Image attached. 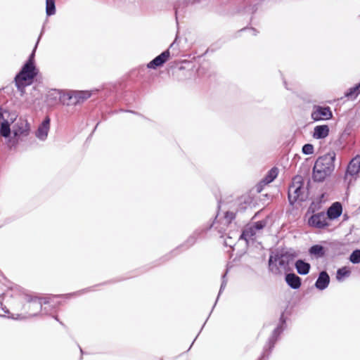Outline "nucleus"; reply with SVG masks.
Returning a JSON list of instances; mask_svg holds the SVG:
<instances>
[{
    "label": "nucleus",
    "mask_w": 360,
    "mask_h": 360,
    "mask_svg": "<svg viewBox=\"0 0 360 360\" xmlns=\"http://www.w3.org/2000/svg\"><path fill=\"white\" fill-rule=\"evenodd\" d=\"M48 136H0V167L9 153L18 148L21 150L35 148L39 140L44 142Z\"/></svg>",
    "instance_id": "1"
},
{
    "label": "nucleus",
    "mask_w": 360,
    "mask_h": 360,
    "mask_svg": "<svg viewBox=\"0 0 360 360\" xmlns=\"http://www.w3.org/2000/svg\"><path fill=\"white\" fill-rule=\"evenodd\" d=\"M298 253L292 248L281 246L269 253L268 270L275 275H281L283 269L285 271L290 269V265L297 257Z\"/></svg>",
    "instance_id": "2"
},
{
    "label": "nucleus",
    "mask_w": 360,
    "mask_h": 360,
    "mask_svg": "<svg viewBox=\"0 0 360 360\" xmlns=\"http://www.w3.org/2000/svg\"><path fill=\"white\" fill-rule=\"evenodd\" d=\"M336 154L334 151L319 156L312 167L311 179L314 183H323L330 177L335 167Z\"/></svg>",
    "instance_id": "3"
},
{
    "label": "nucleus",
    "mask_w": 360,
    "mask_h": 360,
    "mask_svg": "<svg viewBox=\"0 0 360 360\" xmlns=\"http://www.w3.org/2000/svg\"><path fill=\"white\" fill-rule=\"evenodd\" d=\"M309 199L308 188L304 187V179L301 175L297 174L294 176L288 190V201L290 206L295 209L296 203H301ZM297 209V207H295Z\"/></svg>",
    "instance_id": "4"
},
{
    "label": "nucleus",
    "mask_w": 360,
    "mask_h": 360,
    "mask_svg": "<svg viewBox=\"0 0 360 360\" xmlns=\"http://www.w3.org/2000/svg\"><path fill=\"white\" fill-rule=\"evenodd\" d=\"M9 290H16L20 294L25 296V298L28 303H37L39 308L44 314L51 316L55 313H58L60 307L63 304V301H53L51 304H46L44 307L41 306V301L37 296L35 293L30 294L27 290L21 286L12 283V285L8 288Z\"/></svg>",
    "instance_id": "5"
},
{
    "label": "nucleus",
    "mask_w": 360,
    "mask_h": 360,
    "mask_svg": "<svg viewBox=\"0 0 360 360\" xmlns=\"http://www.w3.org/2000/svg\"><path fill=\"white\" fill-rule=\"evenodd\" d=\"M36 48L37 45L35 46L28 61L24 65L21 71L15 76V82L16 86L21 92H23L26 86L30 85L32 83V79L37 75V70L34 65L33 60Z\"/></svg>",
    "instance_id": "6"
},
{
    "label": "nucleus",
    "mask_w": 360,
    "mask_h": 360,
    "mask_svg": "<svg viewBox=\"0 0 360 360\" xmlns=\"http://www.w3.org/2000/svg\"><path fill=\"white\" fill-rule=\"evenodd\" d=\"M124 280V278H122L120 279H110V280L104 281L103 283H100L94 285L93 286H90V287H88V288H84V289H82V290H77V291H75L73 292L65 293V294H59V295H49L46 297H43V298L39 297V298L41 301V306L43 307V305H46V304H51L53 301H54V299H56V298L70 299L71 297H72L74 296L81 295L85 292H90V291L93 290V289L95 287L105 285H108V284L115 283L117 282L122 281Z\"/></svg>",
    "instance_id": "7"
},
{
    "label": "nucleus",
    "mask_w": 360,
    "mask_h": 360,
    "mask_svg": "<svg viewBox=\"0 0 360 360\" xmlns=\"http://www.w3.org/2000/svg\"><path fill=\"white\" fill-rule=\"evenodd\" d=\"M360 178V155H356L348 162L344 176L343 181L347 184V188L352 186Z\"/></svg>",
    "instance_id": "8"
},
{
    "label": "nucleus",
    "mask_w": 360,
    "mask_h": 360,
    "mask_svg": "<svg viewBox=\"0 0 360 360\" xmlns=\"http://www.w3.org/2000/svg\"><path fill=\"white\" fill-rule=\"evenodd\" d=\"M233 262H229L226 264L225 269H224V272L222 273V274L221 276V285H220L219 290L217 298L215 300V302H214V304H213V306L212 307V309H211L208 316L207 317L206 320L205 321L204 323L202 324L200 331L198 332V333L197 334V335L195 336V338H194V340L191 342V344L189 348L188 349L187 352L190 350V349L193 346V343L195 342V341L198 338V335H200V333L202 330V329L205 327L207 320L209 319L210 316H211V314L212 313L214 307H216V305L217 304V302H218L221 295L223 293V292H224V289H225V288H226V286L227 285V282H228L227 275L229 273L230 270L233 267Z\"/></svg>",
    "instance_id": "9"
},
{
    "label": "nucleus",
    "mask_w": 360,
    "mask_h": 360,
    "mask_svg": "<svg viewBox=\"0 0 360 360\" xmlns=\"http://www.w3.org/2000/svg\"><path fill=\"white\" fill-rule=\"evenodd\" d=\"M221 203V199L218 200L215 216L211 218L210 221L207 222V224L200 227H198V229L193 231V233L196 236L198 240L205 239L206 238L207 233L212 230L214 224L217 223V218L220 214Z\"/></svg>",
    "instance_id": "10"
},
{
    "label": "nucleus",
    "mask_w": 360,
    "mask_h": 360,
    "mask_svg": "<svg viewBox=\"0 0 360 360\" xmlns=\"http://www.w3.org/2000/svg\"><path fill=\"white\" fill-rule=\"evenodd\" d=\"M197 241L198 239L196 236L192 233L183 243L178 245L176 248L172 250L169 254L162 256L158 261H155V264H154V266L158 265V262H161L163 263L165 262L166 261H168L172 256H176L178 254L177 250L179 249L184 248L185 250H187L191 247L193 246L197 243Z\"/></svg>",
    "instance_id": "11"
},
{
    "label": "nucleus",
    "mask_w": 360,
    "mask_h": 360,
    "mask_svg": "<svg viewBox=\"0 0 360 360\" xmlns=\"http://www.w3.org/2000/svg\"><path fill=\"white\" fill-rule=\"evenodd\" d=\"M307 224L319 229H326L330 225V220L324 211L311 214L307 219Z\"/></svg>",
    "instance_id": "12"
},
{
    "label": "nucleus",
    "mask_w": 360,
    "mask_h": 360,
    "mask_svg": "<svg viewBox=\"0 0 360 360\" xmlns=\"http://www.w3.org/2000/svg\"><path fill=\"white\" fill-rule=\"evenodd\" d=\"M257 232L250 222L245 224L238 237V240H244L247 248H249L250 243L256 240Z\"/></svg>",
    "instance_id": "13"
},
{
    "label": "nucleus",
    "mask_w": 360,
    "mask_h": 360,
    "mask_svg": "<svg viewBox=\"0 0 360 360\" xmlns=\"http://www.w3.org/2000/svg\"><path fill=\"white\" fill-rule=\"evenodd\" d=\"M330 221H333L340 218L342 214L343 205L340 201H335L324 211Z\"/></svg>",
    "instance_id": "14"
},
{
    "label": "nucleus",
    "mask_w": 360,
    "mask_h": 360,
    "mask_svg": "<svg viewBox=\"0 0 360 360\" xmlns=\"http://www.w3.org/2000/svg\"><path fill=\"white\" fill-rule=\"evenodd\" d=\"M329 249L321 243H316L311 245L308 249L309 255L312 259H321L328 256Z\"/></svg>",
    "instance_id": "15"
},
{
    "label": "nucleus",
    "mask_w": 360,
    "mask_h": 360,
    "mask_svg": "<svg viewBox=\"0 0 360 360\" xmlns=\"http://www.w3.org/2000/svg\"><path fill=\"white\" fill-rule=\"evenodd\" d=\"M284 281L286 285L292 290H298L302 284V279L297 276L295 272L284 274Z\"/></svg>",
    "instance_id": "16"
},
{
    "label": "nucleus",
    "mask_w": 360,
    "mask_h": 360,
    "mask_svg": "<svg viewBox=\"0 0 360 360\" xmlns=\"http://www.w3.org/2000/svg\"><path fill=\"white\" fill-rule=\"evenodd\" d=\"M330 282V278L328 272L321 271L319 272L314 286L318 290L323 291L328 287Z\"/></svg>",
    "instance_id": "17"
},
{
    "label": "nucleus",
    "mask_w": 360,
    "mask_h": 360,
    "mask_svg": "<svg viewBox=\"0 0 360 360\" xmlns=\"http://www.w3.org/2000/svg\"><path fill=\"white\" fill-rule=\"evenodd\" d=\"M311 117L314 120H328L332 117V112L329 107L314 106Z\"/></svg>",
    "instance_id": "18"
},
{
    "label": "nucleus",
    "mask_w": 360,
    "mask_h": 360,
    "mask_svg": "<svg viewBox=\"0 0 360 360\" xmlns=\"http://www.w3.org/2000/svg\"><path fill=\"white\" fill-rule=\"evenodd\" d=\"M285 330V329L276 326L272 330L271 335L268 338L265 345L269 347L274 346V349L276 343L281 340V335Z\"/></svg>",
    "instance_id": "19"
},
{
    "label": "nucleus",
    "mask_w": 360,
    "mask_h": 360,
    "mask_svg": "<svg viewBox=\"0 0 360 360\" xmlns=\"http://www.w3.org/2000/svg\"><path fill=\"white\" fill-rule=\"evenodd\" d=\"M294 266L298 274L305 276L308 274L311 270V264L305 259H298L294 263Z\"/></svg>",
    "instance_id": "20"
},
{
    "label": "nucleus",
    "mask_w": 360,
    "mask_h": 360,
    "mask_svg": "<svg viewBox=\"0 0 360 360\" xmlns=\"http://www.w3.org/2000/svg\"><path fill=\"white\" fill-rule=\"evenodd\" d=\"M169 51L168 50L162 52L160 55L155 58L148 64L149 68H156L163 65L169 58Z\"/></svg>",
    "instance_id": "21"
},
{
    "label": "nucleus",
    "mask_w": 360,
    "mask_h": 360,
    "mask_svg": "<svg viewBox=\"0 0 360 360\" xmlns=\"http://www.w3.org/2000/svg\"><path fill=\"white\" fill-rule=\"evenodd\" d=\"M252 198L250 195L241 196L238 199V205L236 207V212L243 213L245 212L248 206H251L252 202Z\"/></svg>",
    "instance_id": "22"
},
{
    "label": "nucleus",
    "mask_w": 360,
    "mask_h": 360,
    "mask_svg": "<svg viewBox=\"0 0 360 360\" xmlns=\"http://www.w3.org/2000/svg\"><path fill=\"white\" fill-rule=\"evenodd\" d=\"M323 202L322 196H317L316 198L313 199L307 208L305 216L315 214L316 211L321 209Z\"/></svg>",
    "instance_id": "23"
},
{
    "label": "nucleus",
    "mask_w": 360,
    "mask_h": 360,
    "mask_svg": "<svg viewBox=\"0 0 360 360\" xmlns=\"http://www.w3.org/2000/svg\"><path fill=\"white\" fill-rule=\"evenodd\" d=\"M352 274L351 269L348 266H343L338 268L336 271L335 278L338 282L344 281L349 277Z\"/></svg>",
    "instance_id": "24"
},
{
    "label": "nucleus",
    "mask_w": 360,
    "mask_h": 360,
    "mask_svg": "<svg viewBox=\"0 0 360 360\" xmlns=\"http://www.w3.org/2000/svg\"><path fill=\"white\" fill-rule=\"evenodd\" d=\"M279 169L277 167L274 166L271 167L264 176V179L269 184L272 183L278 176Z\"/></svg>",
    "instance_id": "25"
},
{
    "label": "nucleus",
    "mask_w": 360,
    "mask_h": 360,
    "mask_svg": "<svg viewBox=\"0 0 360 360\" xmlns=\"http://www.w3.org/2000/svg\"><path fill=\"white\" fill-rule=\"evenodd\" d=\"M269 219V217L266 216L265 218H264L261 220H259L257 221H249V222L251 224L252 226H253V228L255 229L256 232H257V231H260L263 230L266 226Z\"/></svg>",
    "instance_id": "26"
},
{
    "label": "nucleus",
    "mask_w": 360,
    "mask_h": 360,
    "mask_svg": "<svg viewBox=\"0 0 360 360\" xmlns=\"http://www.w3.org/2000/svg\"><path fill=\"white\" fill-rule=\"evenodd\" d=\"M274 351V346H267L264 345L262 352L256 360H269L270 356Z\"/></svg>",
    "instance_id": "27"
},
{
    "label": "nucleus",
    "mask_w": 360,
    "mask_h": 360,
    "mask_svg": "<svg viewBox=\"0 0 360 360\" xmlns=\"http://www.w3.org/2000/svg\"><path fill=\"white\" fill-rule=\"evenodd\" d=\"M348 259L353 264H360V249L356 248L353 250L350 253Z\"/></svg>",
    "instance_id": "28"
},
{
    "label": "nucleus",
    "mask_w": 360,
    "mask_h": 360,
    "mask_svg": "<svg viewBox=\"0 0 360 360\" xmlns=\"http://www.w3.org/2000/svg\"><path fill=\"white\" fill-rule=\"evenodd\" d=\"M49 127L50 120L47 117L39 127L37 135H47L49 130Z\"/></svg>",
    "instance_id": "29"
},
{
    "label": "nucleus",
    "mask_w": 360,
    "mask_h": 360,
    "mask_svg": "<svg viewBox=\"0 0 360 360\" xmlns=\"http://www.w3.org/2000/svg\"><path fill=\"white\" fill-rule=\"evenodd\" d=\"M295 306L296 302H292L291 300H288L284 309L281 312V314H285L290 317L292 314Z\"/></svg>",
    "instance_id": "30"
},
{
    "label": "nucleus",
    "mask_w": 360,
    "mask_h": 360,
    "mask_svg": "<svg viewBox=\"0 0 360 360\" xmlns=\"http://www.w3.org/2000/svg\"><path fill=\"white\" fill-rule=\"evenodd\" d=\"M236 213H237L236 211L233 212V211L227 210V211L224 212V217L226 220V224L227 225L231 224L233 222V221L235 220V219L236 217Z\"/></svg>",
    "instance_id": "31"
},
{
    "label": "nucleus",
    "mask_w": 360,
    "mask_h": 360,
    "mask_svg": "<svg viewBox=\"0 0 360 360\" xmlns=\"http://www.w3.org/2000/svg\"><path fill=\"white\" fill-rule=\"evenodd\" d=\"M328 132L329 128L328 125H321L314 128V132L313 135H328Z\"/></svg>",
    "instance_id": "32"
},
{
    "label": "nucleus",
    "mask_w": 360,
    "mask_h": 360,
    "mask_svg": "<svg viewBox=\"0 0 360 360\" xmlns=\"http://www.w3.org/2000/svg\"><path fill=\"white\" fill-rule=\"evenodd\" d=\"M46 12L48 15L55 14V1L54 0H46Z\"/></svg>",
    "instance_id": "33"
},
{
    "label": "nucleus",
    "mask_w": 360,
    "mask_h": 360,
    "mask_svg": "<svg viewBox=\"0 0 360 360\" xmlns=\"http://www.w3.org/2000/svg\"><path fill=\"white\" fill-rule=\"evenodd\" d=\"M91 92L89 91H77L75 93V97L77 98L78 102L84 101L91 96Z\"/></svg>",
    "instance_id": "34"
},
{
    "label": "nucleus",
    "mask_w": 360,
    "mask_h": 360,
    "mask_svg": "<svg viewBox=\"0 0 360 360\" xmlns=\"http://www.w3.org/2000/svg\"><path fill=\"white\" fill-rule=\"evenodd\" d=\"M0 307L1 311H4V314L1 316L7 318L8 319H13L14 314H12L10 310L6 307V306L4 305L3 302L0 300Z\"/></svg>",
    "instance_id": "35"
},
{
    "label": "nucleus",
    "mask_w": 360,
    "mask_h": 360,
    "mask_svg": "<svg viewBox=\"0 0 360 360\" xmlns=\"http://www.w3.org/2000/svg\"><path fill=\"white\" fill-rule=\"evenodd\" d=\"M302 153L304 155H312V154H314V145L310 143H307L304 144L302 146Z\"/></svg>",
    "instance_id": "36"
},
{
    "label": "nucleus",
    "mask_w": 360,
    "mask_h": 360,
    "mask_svg": "<svg viewBox=\"0 0 360 360\" xmlns=\"http://www.w3.org/2000/svg\"><path fill=\"white\" fill-rule=\"evenodd\" d=\"M10 126L7 121L4 120L1 122L0 135H10Z\"/></svg>",
    "instance_id": "37"
},
{
    "label": "nucleus",
    "mask_w": 360,
    "mask_h": 360,
    "mask_svg": "<svg viewBox=\"0 0 360 360\" xmlns=\"http://www.w3.org/2000/svg\"><path fill=\"white\" fill-rule=\"evenodd\" d=\"M290 319V317L285 316V314H280L278 321L276 326H280V328H283L286 330L288 325L287 321Z\"/></svg>",
    "instance_id": "38"
},
{
    "label": "nucleus",
    "mask_w": 360,
    "mask_h": 360,
    "mask_svg": "<svg viewBox=\"0 0 360 360\" xmlns=\"http://www.w3.org/2000/svg\"><path fill=\"white\" fill-rule=\"evenodd\" d=\"M360 93V83L351 88L349 91V92H347L346 94V96L347 97H351V98H356V96Z\"/></svg>",
    "instance_id": "39"
},
{
    "label": "nucleus",
    "mask_w": 360,
    "mask_h": 360,
    "mask_svg": "<svg viewBox=\"0 0 360 360\" xmlns=\"http://www.w3.org/2000/svg\"><path fill=\"white\" fill-rule=\"evenodd\" d=\"M248 248H247V245H245V248L244 250H238L236 252L235 257L232 260V262H240L242 257L248 252Z\"/></svg>",
    "instance_id": "40"
},
{
    "label": "nucleus",
    "mask_w": 360,
    "mask_h": 360,
    "mask_svg": "<svg viewBox=\"0 0 360 360\" xmlns=\"http://www.w3.org/2000/svg\"><path fill=\"white\" fill-rule=\"evenodd\" d=\"M269 184L266 181V180L262 178L255 186L256 191L257 193H261L264 187Z\"/></svg>",
    "instance_id": "41"
},
{
    "label": "nucleus",
    "mask_w": 360,
    "mask_h": 360,
    "mask_svg": "<svg viewBox=\"0 0 360 360\" xmlns=\"http://www.w3.org/2000/svg\"><path fill=\"white\" fill-rule=\"evenodd\" d=\"M344 137L345 136H338V139L334 141L335 145L336 146V147L340 148L341 146V145L342 144V142L345 141V139H343Z\"/></svg>",
    "instance_id": "42"
},
{
    "label": "nucleus",
    "mask_w": 360,
    "mask_h": 360,
    "mask_svg": "<svg viewBox=\"0 0 360 360\" xmlns=\"http://www.w3.org/2000/svg\"><path fill=\"white\" fill-rule=\"evenodd\" d=\"M14 220H15V218L13 217H7L4 219V224H8L11 223L12 221H13Z\"/></svg>",
    "instance_id": "43"
},
{
    "label": "nucleus",
    "mask_w": 360,
    "mask_h": 360,
    "mask_svg": "<svg viewBox=\"0 0 360 360\" xmlns=\"http://www.w3.org/2000/svg\"><path fill=\"white\" fill-rule=\"evenodd\" d=\"M25 319V316L22 314H14V318L13 320H22Z\"/></svg>",
    "instance_id": "44"
},
{
    "label": "nucleus",
    "mask_w": 360,
    "mask_h": 360,
    "mask_svg": "<svg viewBox=\"0 0 360 360\" xmlns=\"http://www.w3.org/2000/svg\"><path fill=\"white\" fill-rule=\"evenodd\" d=\"M314 139H319V140H326L328 138H330L329 142L330 143L333 140L332 136H313Z\"/></svg>",
    "instance_id": "45"
},
{
    "label": "nucleus",
    "mask_w": 360,
    "mask_h": 360,
    "mask_svg": "<svg viewBox=\"0 0 360 360\" xmlns=\"http://www.w3.org/2000/svg\"><path fill=\"white\" fill-rule=\"evenodd\" d=\"M349 214L347 212H345L342 215V221H346L349 220Z\"/></svg>",
    "instance_id": "46"
},
{
    "label": "nucleus",
    "mask_w": 360,
    "mask_h": 360,
    "mask_svg": "<svg viewBox=\"0 0 360 360\" xmlns=\"http://www.w3.org/2000/svg\"><path fill=\"white\" fill-rule=\"evenodd\" d=\"M260 212H261V210L255 212V214L253 215V217L251 218L250 221H252L255 220V219H257L259 217V215L260 214Z\"/></svg>",
    "instance_id": "47"
},
{
    "label": "nucleus",
    "mask_w": 360,
    "mask_h": 360,
    "mask_svg": "<svg viewBox=\"0 0 360 360\" xmlns=\"http://www.w3.org/2000/svg\"><path fill=\"white\" fill-rule=\"evenodd\" d=\"M91 137L92 136H87V138L84 143V146H86L90 143Z\"/></svg>",
    "instance_id": "48"
},
{
    "label": "nucleus",
    "mask_w": 360,
    "mask_h": 360,
    "mask_svg": "<svg viewBox=\"0 0 360 360\" xmlns=\"http://www.w3.org/2000/svg\"><path fill=\"white\" fill-rule=\"evenodd\" d=\"M51 316L53 319H55L56 321H58V319H59V317H58V313H55V314H52Z\"/></svg>",
    "instance_id": "49"
},
{
    "label": "nucleus",
    "mask_w": 360,
    "mask_h": 360,
    "mask_svg": "<svg viewBox=\"0 0 360 360\" xmlns=\"http://www.w3.org/2000/svg\"><path fill=\"white\" fill-rule=\"evenodd\" d=\"M79 349V351H80V354H81V358L82 357V356L85 354V352H84L83 349L80 347L79 345H77Z\"/></svg>",
    "instance_id": "50"
},
{
    "label": "nucleus",
    "mask_w": 360,
    "mask_h": 360,
    "mask_svg": "<svg viewBox=\"0 0 360 360\" xmlns=\"http://www.w3.org/2000/svg\"><path fill=\"white\" fill-rule=\"evenodd\" d=\"M224 246H226V247H233V246L235 245V243H234L233 245H232V244H229V243H227V241H226V240H224Z\"/></svg>",
    "instance_id": "51"
},
{
    "label": "nucleus",
    "mask_w": 360,
    "mask_h": 360,
    "mask_svg": "<svg viewBox=\"0 0 360 360\" xmlns=\"http://www.w3.org/2000/svg\"><path fill=\"white\" fill-rule=\"evenodd\" d=\"M354 228H355L354 225H352L349 228L348 234H351L352 233V231H354Z\"/></svg>",
    "instance_id": "52"
},
{
    "label": "nucleus",
    "mask_w": 360,
    "mask_h": 360,
    "mask_svg": "<svg viewBox=\"0 0 360 360\" xmlns=\"http://www.w3.org/2000/svg\"><path fill=\"white\" fill-rule=\"evenodd\" d=\"M38 315H39V312L34 313L32 314H30V316H32V317H35V316H37Z\"/></svg>",
    "instance_id": "53"
},
{
    "label": "nucleus",
    "mask_w": 360,
    "mask_h": 360,
    "mask_svg": "<svg viewBox=\"0 0 360 360\" xmlns=\"http://www.w3.org/2000/svg\"><path fill=\"white\" fill-rule=\"evenodd\" d=\"M58 322L61 325L63 326V327H66V326L64 324V323L63 321H61L60 319H58Z\"/></svg>",
    "instance_id": "54"
},
{
    "label": "nucleus",
    "mask_w": 360,
    "mask_h": 360,
    "mask_svg": "<svg viewBox=\"0 0 360 360\" xmlns=\"http://www.w3.org/2000/svg\"><path fill=\"white\" fill-rule=\"evenodd\" d=\"M58 322L61 325L63 326V327H66V326L64 324V323L63 321H61L60 319H58Z\"/></svg>",
    "instance_id": "55"
},
{
    "label": "nucleus",
    "mask_w": 360,
    "mask_h": 360,
    "mask_svg": "<svg viewBox=\"0 0 360 360\" xmlns=\"http://www.w3.org/2000/svg\"><path fill=\"white\" fill-rule=\"evenodd\" d=\"M2 118H3L2 109L0 107V119H2Z\"/></svg>",
    "instance_id": "56"
},
{
    "label": "nucleus",
    "mask_w": 360,
    "mask_h": 360,
    "mask_svg": "<svg viewBox=\"0 0 360 360\" xmlns=\"http://www.w3.org/2000/svg\"><path fill=\"white\" fill-rule=\"evenodd\" d=\"M1 276L4 278V279H6V276H4V274L3 273H1Z\"/></svg>",
    "instance_id": "57"
},
{
    "label": "nucleus",
    "mask_w": 360,
    "mask_h": 360,
    "mask_svg": "<svg viewBox=\"0 0 360 360\" xmlns=\"http://www.w3.org/2000/svg\"><path fill=\"white\" fill-rule=\"evenodd\" d=\"M264 196H265V198H268L269 197V194H265Z\"/></svg>",
    "instance_id": "58"
},
{
    "label": "nucleus",
    "mask_w": 360,
    "mask_h": 360,
    "mask_svg": "<svg viewBox=\"0 0 360 360\" xmlns=\"http://www.w3.org/2000/svg\"><path fill=\"white\" fill-rule=\"evenodd\" d=\"M218 231L221 233H222V231L221 229L218 230Z\"/></svg>",
    "instance_id": "59"
},
{
    "label": "nucleus",
    "mask_w": 360,
    "mask_h": 360,
    "mask_svg": "<svg viewBox=\"0 0 360 360\" xmlns=\"http://www.w3.org/2000/svg\"><path fill=\"white\" fill-rule=\"evenodd\" d=\"M14 135H15V136H17V135H18V133H17V132H15V133H14Z\"/></svg>",
    "instance_id": "60"
},
{
    "label": "nucleus",
    "mask_w": 360,
    "mask_h": 360,
    "mask_svg": "<svg viewBox=\"0 0 360 360\" xmlns=\"http://www.w3.org/2000/svg\"><path fill=\"white\" fill-rule=\"evenodd\" d=\"M358 210H360V205H359V207L358 208Z\"/></svg>",
    "instance_id": "61"
},
{
    "label": "nucleus",
    "mask_w": 360,
    "mask_h": 360,
    "mask_svg": "<svg viewBox=\"0 0 360 360\" xmlns=\"http://www.w3.org/2000/svg\"><path fill=\"white\" fill-rule=\"evenodd\" d=\"M0 316H1V314H0Z\"/></svg>",
    "instance_id": "62"
},
{
    "label": "nucleus",
    "mask_w": 360,
    "mask_h": 360,
    "mask_svg": "<svg viewBox=\"0 0 360 360\" xmlns=\"http://www.w3.org/2000/svg\"><path fill=\"white\" fill-rule=\"evenodd\" d=\"M162 360V359H161Z\"/></svg>",
    "instance_id": "63"
}]
</instances>
